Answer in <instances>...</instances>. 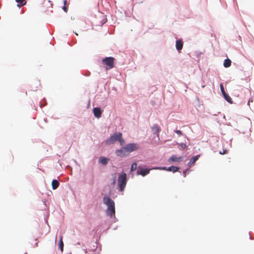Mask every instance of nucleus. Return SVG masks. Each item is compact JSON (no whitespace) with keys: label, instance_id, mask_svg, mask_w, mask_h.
<instances>
[{"label":"nucleus","instance_id":"f257e3e1","mask_svg":"<svg viewBox=\"0 0 254 254\" xmlns=\"http://www.w3.org/2000/svg\"><path fill=\"white\" fill-rule=\"evenodd\" d=\"M103 202L108 206L106 213L108 215L112 217L115 215V206L114 201L109 196H105L103 198Z\"/></svg>","mask_w":254,"mask_h":254},{"label":"nucleus","instance_id":"f03ea898","mask_svg":"<svg viewBox=\"0 0 254 254\" xmlns=\"http://www.w3.org/2000/svg\"><path fill=\"white\" fill-rule=\"evenodd\" d=\"M115 58L113 57H106L102 60L103 64L105 66L106 70L112 69L114 66Z\"/></svg>","mask_w":254,"mask_h":254},{"label":"nucleus","instance_id":"7ed1b4c3","mask_svg":"<svg viewBox=\"0 0 254 254\" xmlns=\"http://www.w3.org/2000/svg\"><path fill=\"white\" fill-rule=\"evenodd\" d=\"M118 182L120 187V190L122 191L124 190L127 182V175L126 173L122 174L119 176Z\"/></svg>","mask_w":254,"mask_h":254},{"label":"nucleus","instance_id":"20e7f679","mask_svg":"<svg viewBox=\"0 0 254 254\" xmlns=\"http://www.w3.org/2000/svg\"><path fill=\"white\" fill-rule=\"evenodd\" d=\"M121 133L116 132L112 135L109 139L106 140V143L107 145L114 144L118 139H121Z\"/></svg>","mask_w":254,"mask_h":254},{"label":"nucleus","instance_id":"39448f33","mask_svg":"<svg viewBox=\"0 0 254 254\" xmlns=\"http://www.w3.org/2000/svg\"><path fill=\"white\" fill-rule=\"evenodd\" d=\"M116 154L118 156L120 157H125L128 155L125 147H122L120 149L117 150L116 151Z\"/></svg>","mask_w":254,"mask_h":254},{"label":"nucleus","instance_id":"423d86ee","mask_svg":"<svg viewBox=\"0 0 254 254\" xmlns=\"http://www.w3.org/2000/svg\"><path fill=\"white\" fill-rule=\"evenodd\" d=\"M125 148L127 150L128 153L129 154L130 152H131L138 149V146L137 144L135 143H129L126 145Z\"/></svg>","mask_w":254,"mask_h":254},{"label":"nucleus","instance_id":"0eeeda50","mask_svg":"<svg viewBox=\"0 0 254 254\" xmlns=\"http://www.w3.org/2000/svg\"><path fill=\"white\" fill-rule=\"evenodd\" d=\"M150 169H144L140 166L138 167L137 171V175H140L142 176H145L149 173Z\"/></svg>","mask_w":254,"mask_h":254},{"label":"nucleus","instance_id":"6e6552de","mask_svg":"<svg viewBox=\"0 0 254 254\" xmlns=\"http://www.w3.org/2000/svg\"><path fill=\"white\" fill-rule=\"evenodd\" d=\"M183 158L182 157H177L176 155L172 156L168 160L169 162H180L183 161Z\"/></svg>","mask_w":254,"mask_h":254},{"label":"nucleus","instance_id":"1a4fd4ad","mask_svg":"<svg viewBox=\"0 0 254 254\" xmlns=\"http://www.w3.org/2000/svg\"><path fill=\"white\" fill-rule=\"evenodd\" d=\"M93 113L95 117L96 118H100L101 116L102 112L100 108H94L93 109Z\"/></svg>","mask_w":254,"mask_h":254},{"label":"nucleus","instance_id":"9d476101","mask_svg":"<svg viewBox=\"0 0 254 254\" xmlns=\"http://www.w3.org/2000/svg\"><path fill=\"white\" fill-rule=\"evenodd\" d=\"M159 169L166 170L169 171H173V172H176L179 170L178 167L174 166H170L168 169H166L165 167L163 168H159Z\"/></svg>","mask_w":254,"mask_h":254},{"label":"nucleus","instance_id":"9b49d317","mask_svg":"<svg viewBox=\"0 0 254 254\" xmlns=\"http://www.w3.org/2000/svg\"><path fill=\"white\" fill-rule=\"evenodd\" d=\"M199 157H200V155H196V156L192 157L190 159L189 162L188 163L189 166H191V165H193L195 163V162L198 159Z\"/></svg>","mask_w":254,"mask_h":254},{"label":"nucleus","instance_id":"f8f14e48","mask_svg":"<svg viewBox=\"0 0 254 254\" xmlns=\"http://www.w3.org/2000/svg\"><path fill=\"white\" fill-rule=\"evenodd\" d=\"M151 128L153 132L158 136V133L160 130L159 126L158 125H154Z\"/></svg>","mask_w":254,"mask_h":254},{"label":"nucleus","instance_id":"ddd939ff","mask_svg":"<svg viewBox=\"0 0 254 254\" xmlns=\"http://www.w3.org/2000/svg\"><path fill=\"white\" fill-rule=\"evenodd\" d=\"M176 49L178 51L182 50L183 48V43L182 41L181 40H177L176 41Z\"/></svg>","mask_w":254,"mask_h":254},{"label":"nucleus","instance_id":"4468645a","mask_svg":"<svg viewBox=\"0 0 254 254\" xmlns=\"http://www.w3.org/2000/svg\"><path fill=\"white\" fill-rule=\"evenodd\" d=\"M109 161V159L104 157H100L99 160V162L103 165H106L108 163Z\"/></svg>","mask_w":254,"mask_h":254},{"label":"nucleus","instance_id":"2eb2a0df","mask_svg":"<svg viewBox=\"0 0 254 254\" xmlns=\"http://www.w3.org/2000/svg\"><path fill=\"white\" fill-rule=\"evenodd\" d=\"M59 183L56 180H53L52 182V186L53 190H56L59 186Z\"/></svg>","mask_w":254,"mask_h":254},{"label":"nucleus","instance_id":"dca6fc26","mask_svg":"<svg viewBox=\"0 0 254 254\" xmlns=\"http://www.w3.org/2000/svg\"><path fill=\"white\" fill-rule=\"evenodd\" d=\"M223 65L225 67H230L231 65V61L229 59H225L224 60Z\"/></svg>","mask_w":254,"mask_h":254},{"label":"nucleus","instance_id":"f3484780","mask_svg":"<svg viewBox=\"0 0 254 254\" xmlns=\"http://www.w3.org/2000/svg\"><path fill=\"white\" fill-rule=\"evenodd\" d=\"M15 1L18 3L17 6L18 7H21L26 3V0H15Z\"/></svg>","mask_w":254,"mask_h":254},{"label":"nucleus","instance_id":"a211bd4d","mask_svg":"<svg viewBox=\"0 0 254 254\" xmlns=\"http://www.w3.org/2000/svg\"><path fill=\"white\" fill-rule=\"evenodd\" d=\"M59 248H60L61 252H63V249H64V243L63 241L62 236H61V237H60V243H59Z\"/></svg>","mask_w":254,"mask_h":254},{"label":"nucleus","instance_id":"6ab92c4d","mask_svg":"<svg viewBox=\"0 0 254 254\" xmlns=\"http://www.w3.org/2000/svg\"><path fill=\"white\" fill-rule=\"evenodd\" d=\"M223 95L227 101H228L229 103H232L231 98L228 94L225 93Z\"/></svg>","mask_w":254,"mask_h":254},{"label":"nucleus","instance_id":"aec40b11","mask_svg":"<svg viewBox=\"0 0 254 254\" xmlns=\"http://www.w3.org/2000/svg\"><path fill=\"white\" fill-rule=\"evenodd\" d=\"M137 168V164L136 163H133L132 164L131 168H130V171L131 172L134 171Z\"/></svg>","mask_w":254,"mask_h":254},{"label":"nucleus","instance_id":"412c9836","mask_svg":"<svg viewBox=\"0 0 254 254\" xmlns=\"http://www.w3.org/2000/svg\"><path fill=\"white\" fill-rule=\"evenodd\" d=\"M118 141H119L120 142V144L121 145H123L124 144L125 141H124V140L122 138V133H121V139H118Z\"/></svg>","mask_w":254,"mask_h":254},{"label":"nucleus","instance_id":"4be33fe9","mask_svg":"<svg viewBox=\"0 0 254 254\" xmlns=\"http://www.w3.org/2000/svg\"><path fill=\"white\" fill-rule=\"evenodd\" d=\"M220 89H221V91L222 93V94H224L225 93H226L225 91V90H224V87H223V84L222 83H221L220 85Z\"/></svg>","mask_w":254,"mask_h":254},{"label":"nucleus","instance_id":"5701e85b","mask_svg":"<svg viewBox=\"0 0 254 254\" xmlns=\"http://www.w3.org/2000/svg\"><path fill=\"white\" fill-rule=\"evenodd\" d=\"M180 146L183 149H185L187 147V145H186V144L185 143H182L180 144Z\"/></svg>","mask_w":254,"mask_h":254},{"label":"nucleus","instance_id":"b1692460","mask_svg":"<svg viewBox=\"0 0 254 254\" xmlns=\"http://www.w3.org/2000/svg\"><path fill=\"white\" fill-rule=\"evenodd\" d=\"M175 132L177 133L179 136L183 135L182 132L180 130H175Z\"/></svg>","mask_w":254,"mask_h":254},{"label":"nucleus","instance_id":"393cba45","mask_svg":"<svg viewBox=\"0 0 254 254\" xmlns=\"http://www.w3.org/2000/svg\"><path fill=\"white\" fill-rule=\"evenodd\" d=\"M66 3V0H65L64 1V5H65ZM63 9H64V10L65 12H67V7H66V6L65 5H64V6H63Z\"/></svg>","mask_w":254,"mask_h":254},{"label":"nucleus","instance_id":"a878e982","mask_svg":"<svg viewBox=\"0 0 254 254\" xmlns=\"http://www.w3.org/2000/svg\"><path fill=\"white\" fill-rule=\"evenodd\" d=\"M227 153V150L226 149H224V150H223L222 152V151H220V152H219V153H220V154H222V155H223V154H226Z\"/></svg>","mask_w":254,"mask_h":254},{"label":"nucleus","instance_id":"bb28decb","mask_svg":"<svg viewBox=\"0 0 254 254\" xmlns=\"http://www.w3.org/2000/svg\"><path fill=\"white\" fill-rule=\"evenodd\" d=\"M115 183H116V179H114V182H113V184H115Z\"/></svg>","mask_w":254,"mask_h":254}]
</instances>
